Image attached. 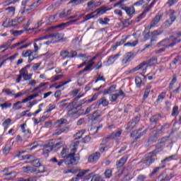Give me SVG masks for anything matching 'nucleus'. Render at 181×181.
Segmentation results:
<instances>
[{
	"mask_svg": "<svg viewBox=\"0 0 181 181\" xmlns=\"http://www.w3.org/2000/svg\"><path fill=\"white\" fill-rule=\"evenodd\" d=\"M181 33H178L169 38L164 39L157 44V47H173L175 45L180 42Z\"/></svg>",
	"mask_w": 181,
	"mask_h": 181,
	"instance_id": "f257e3e1",
	"label": "nucleus"
},
{
	"mask_svg": "<svg viewBox=\"0 0 181 181\" xmlns=\"http://www.w3.org/2000/svg\"><path fill=\"white\" fill-rule=\"evenodd\" d=\"M76 152H77V148L71 149V153L68 154L66 158L57 161L58 166H62V164L65 163L66 166H70V165H77L78 160H80V156H76Z\"/></svg>",
	"mask_w": 181,
	"mask_h": 181,
	"instance_id": "f03ea898",
	"label": "nucleus"
},
{
	"mask_svg": "<svg viewBox=\"0 0 181 181\" xmlns=\"http://www.w3.org/2000/svg\"><path fill=\"white\" fill-rule=\"evenodd\" d=\"M29 67H30V65H26L20 70V74L17 75V78H16V83H21V81H22V78H23V81L32 80V74H29V71H28Z\"/></svg>",
	"mask_w": 181,
	"mask_h": 181,
	"instance_id": "7ed1b4c3",
	"label": "nucleus"
},
{
	"mask_svg": "<svg viewBox=\"0 0 181 181\" xmlns=\"http://www.w3.org/2000/svg\"><path fill=\"white\" fill-rule=\"evenodd\" d=\"M158 152H159V150L156 148L154 151L148 153L144 158H142L141 163L147 168H149V166L152 165L153 162H155Z\"/></svg>",
	"mask_w": 181,
	"mask_h": 181,
	"instance_id": "20e7f679",
	"label": "nucleus"
},
{
	"mask_svg": "<svg viewBox=\"0 0 181 181\" xmlns=\"http://www.w3.org/2000/svg\"><path fill=\"white\" fill-rule=\"evenodd\" d=\"M64 37V34L57 33H52L49 35H46L42 37H38L35 39V42H39V40H47L51 39L54 43H57V42H60Z\"/></svg>",
	"mask_w": 181,
	"mask_h": 181,
	"instance_id": "39448f33",
	"label": "nucleus"
},
{
	"mask_svg": "<svg viewBox=\"0 0 181 181\" xmlns=\"http://www.w3.org/2000/svg\"><path fill=\"white\" fill-rule=\"evenodd\" d=\"M156 63H158V59L153 57L148 61L144 62L134 69H132L130 73H135V71H138V70L142 69L144 71H146V68L148 66H153V64H156Z\"/></svg>",
	"mask_w": 181,
	"mask_h": 181,
	"instance_id": "423d86ee",
	"label": "nucleus"
},
{
	"mask_svg": "<svg viewBox=\"0 0 181 181\" xmlns=\"http://www.w3.org/2000/svg\"><path fill=\"white\" fill-rule=\"evenodd\" d=\"M163 33V31L160 30H156L151 33H149V36L151 37L150 44L145 45L144 49L143 50H146V49H149L150 47H152L153 46V42L158 41V36L160 35H162Z\"/></svg>",
	"mask_w": 181,
	"mask_h": 181,
	"instance_id": "0eeeda50",
	"label": "nucleus"
},
{
	"mask_svg": "<svg viewBox=\"0 0 181 181\" xmlns=\"http://www.w3.org/2000/svg\"><path fill=\"white\" fill-rule=\"evenodd\" d=\"M151 129H152V128L148 127L141 132V131H142V129L140 128L138 130H134L133 132H132L130 136L132 138H135V141H138V139H141V136H144V135H146L148 131Z\"/></svg>",
	"mask_w": 181,
	"mask_h": 181,
	"instance_id": "6e6552de",
	"label": "nucleus"
},
{
	"mask_svg": "<svg viewBox=\"0 0 181 181\" xmlns=\"http://www.w3.org/2000/svg\"><path fill=\"white\" fill-rule=\"evenodd\" d=\"M27 39L19 41L18 42L11 46V49H17V50H22L23 49H26L30 46V43L25 44L27 42Z\"/></svg>",
	"mask_w": 181,
	"mask_h": 181,
	"instance_id": "1a4fd4ad",
	"label": "nucleus"
},
{
	"mask_svg": "<svg viewBox=\"0 0 181 181\" xmlns=\"http://www.w3.org/2000/svg\"><path fill=\"white\" fill-rule=\"evenodd\" d=\"M163 129H165V126L161 127L160 129L153 130L152 132V135L150 137V141L151 142H156V139L162 135Z\"/></svg>",
	"mask_w": 181,
	"mask_h": 181,
	"instance_id": "9d476101",
	"label": "nucleus"
},
{
	"mask_svg": "<svg viewBox=\"0 0 181 181\" xmlns=\"http://www.w3.org/2000/svg\"><path fill=\"white\" fill-rule=\"evenodd\" d=\"M139 119H141V115H137L133 120L130 121L126 127L127 131H132V129H134V128L136 127V124L139 122Z\"/></svg>",
	"mask_w": 181,
	"mask_h": 181,
	"instance_id": "9b49d317",
	"label": "nucleus"
},
{
	"mask_svg": "<svg viewBox=\"0 0 181 181\" xmlns=\"http://www.w3.org/2000/svg\"><path fill=\"white\" fill-rule=\"evenodd\" d=\"M160 19H162V15L157 14L155 18L151 21L148 29H153V28L158 27V25H159V22H160Z\"/></svg>",
	"mask_w": 181,
	"mask_h": 181,
	"instance_id": "f8f14e48",
	"label": "nucleus"
},
{
	"mask_svg": "<svg viewBox=\"0 0 181 181\" xmlns=\"http://www.w3.org/2000/svg\"><path fill=\"white\" fill-rule=\"evenodd\" d=\"M22 170H23V172H24V173L30 174L35 172H37V173H45V168H43L42 170H37L35 167L28 166V167H23Z\"/></svg>",
	"mask_w": 181,
	"mask_h": 181,
	"instance_id": "ddd939ff",
	"label": "nucleus"
},
{
	"mask_svg": "<svg viewBox=\"0 0 181 181\" xmlns=\"http://www.w3.org/2000/svg\"><path fill=\"white\" fill-rule=\"evenodd\" d=\"M100 156L101 154L98 152L93 153L88 157V162H90V163H97Z\"/></svg>",
	"mask_w": 181,
	"mask_h": 181,
	"instance_id": "4468645a",
	"label": "nucleus"
},
{
	"mask_svg": "<svg viewBox=\"0 0 181 181\" xmlns=\"http://www.w3.org/2000/svg\"><path fill=\"white\" fill-rule=\"evenodd\" d=\"M18 25L19 24L18 23L17 18L10 21L8 24H6V21H4L2 23V26L4 28H16Z\"/></svg>",
	"mask_w": 181,
	"mask_h": 181,
	"instance_id": "2eb2a0df",
	"label": "nucleus"
},
{
	"mask_svg": "<svg viewBox=\"0 0 181 181\" xmlns=\"http://www.w3.org/2000/svg\"><path fill=\"white\" fill-rule=\"evenodd\" d=\"M100 104H102L103 107H107V105H108V100H107L105 98H102L98 103L92 105V107H93V108H100Z\"/></svg>",
	"mask_w": 181,
	"mask_h": 181,
	"instance_id": "dca6fc26",
	"label": "nucleus"
},
{
	"mask_svg": "<svg viewBox=\"0 0 181 181\" xmlns=\"http://www.w3.org/2000/svg\"><path fill=\"white\" fill-rule=\"evenodd\" d=\"M4 176L5 177L6 180H12L16 177V172L11 171L10 173H4Z\"/></svg>",
	"mask_w": 181,
	"mask_h": 181,
	"instance_id": "f3484780",
	"label": "nucleus"
},
{
	"mask_svg": "<svg viewBox=\"0 0 181 181\" xmlns=\"http://www.w3.org/2000/svg\"><path fill=\"white\" fill-rule=\"evenodd\" d=\"M160 118V115H154L150 117V122L152 124V125H156V124H158V121H159Z\"/></svg>",
	"mask_w": 181,
	"mask_h": 181,
	"instance_id": "a211bd4d",
	"label": "nucleus"
},
{
	"mask_svg": "<svg viewBox=\"0 0 181 181\" xmlns=\"http://www.w3.org/2000/svg\"><path fill=\"white\" fill-rule=\"evenodd\" d=\"M35 59H37V52H36V51L30 49V57L28 60V63H32V62H33Z\"/></svg>",
	"mask_w": 181,
	"mask_h": 181,
	"instance_id": "6ab92c4d",
	"label": "nucleus"
},
{
	"mask_svg": "<svg viewBox=\"0 0 181 181\" xmlns=\"http://www.w3.org/2000/svg\"><path fill=\"white\" fill-rule=\"evenodd\" d=\"M127 160H128V156H124L122 158H120L119 160L117 162V168H122L123 165H125Z\"/></svg>",
	"mask_w": 181,
	"mask_h": 181,
	"instance_id": "aec40b11",
	"label": "nucleus"
},
{
	"mask_svg": "<svg viewBox=\"0 0 181 181\" xmlns=\"http://www.w3.org/2000/svg\"><path fill=\"white\" fill-rule=\"evenodd\" d=\"M93 13H95V11L83 17V22H87V21H89V19H97V18H98V15L93 16Z\"/></svg>",
	"mask_w": 181,
	"mask_h": 181,
	"instance_id": "412c9836",
	"label": "nucleus"
},
{
	"mask_svg": "<svg viewBox=\"0 0 181 181\" xmlns=\"http://www.w3.org/2000/svg\"><path fill=\"white\" fill-rule=\"evenodd\" d=\"M53 151V147L50 145H45L44 148L42 149L43 155H49V152Z\"/></svg>",
	"mask_w": 181,
	"mask_h": 181,
	"instance_id": "4be33fe9",
	"label": "nucleus"
},
{
	"mask_svg": "<svg viewBox=\"0 0 181 181\" xmlns=\"http://www.w3.org/2000/svg\"><path fill=\"white\" fill-rule=\"evenodd\" d=\"M64 26H66V24H59L54 26L49 27L47 30H54V29H59V30H63L64 29Z\"/></svg>",
	"mask_w": 181,
	"mask_h": 181,
	"instance_id": "5701e85b",
	"label": "nucleus"
},
{
	"mask_svg": "<svg viewBox=\"0 0 181 181\" xmlns=\"http://www.w3.org/2000/svg\"><path fill=\"white\" fill-rule=\"evenodd\" d=\"M174 159H176V154L172 155L170 156H168L163 160H161V164L165 165L168 162H170L171 160H174Z\"/></svg>",
	"mask_w": 181,
	"mask_h": 181,
	"instance_id": "b1692460",
	"label": "nucleus"
},
{
	"mask_svg": "<svg viewBox=\"0 0 181 181\" xmlns=\"http://www.w3.org/2000/svg\"><path fill=\"white\" fill-rule=\"evenodd\" d=\"M132 59V53L128 52L122 59L123 64H127Z\"/></svg>",
	"mask_w": 181,
	"mask_h": 181,
	"instance_id": "393cba45",
	"label": "nucleus"
},
{
	"mask_svg": "<svg viewBox=\"0 0 181 181\" xmlns=\"http://www.w3.org/2000/svg\"><path fill=\"white\" fill-rule=\"evenodd\" d=\"M110 9L111 8H105V7H100L99 8H98L96 11H97V16L98 17L100 16V15H104V13H105V12H107V11H110Z\"/></svg>",
	"mask_w": 181,
	"mask_h": 181,
	"instance_id": "a878e982",
	"label": "nucleus"
},
{
	"mask_svg": "<svg viewBox=\"0 0 181 181\" xmlns=\"http://www.w3.org/2000/svg\"><path fill=\"white\" fill-rule=\"evenodd\" d=\"M150 9H151V7H149V6L146 7L144 11L138 16L139 21L144 19V18H145V16H146V12H149Z\"/></svg>",
	"mask_w": 181,
	"mask_h": 181,
	"instance_id": "bb28decb",
	"label": "nucleus"
},
{
	"mask_svg": "<svg viewBox=\"0 0 181 181\" xmlns=\"http://www.w3.org/2000/svg\"><path fill=\"white\" fill-rule=\"evenodd\" d=\"M39 2H40V0H38L36 3H34L33 4H31L28 8H26L24 7V11L22 12V13H25V11L26 12H29L30 11H33V8L36 7L38 6L37 4H39Z\"/></svg>",
	"mask_w": 181,
	"mask_h": 181,
	"instance_id": "cd10ccee",
	"label": "nucleus"
},
{
	"mask_svg": "<svg viewBox=\"0 0 181 181\" xmlns=\"http://www.w3.org/2000/svg\"><path fill=\"white\" fill-rule=\"evenodd\" d=\"M6 12L9 16H13L15 15V7L10 6L6 8Z\"/></svg>",
	"mask_w": 181,
	"mask_h": 181,
	"instance_id": "c85d7f7f",
	"label": "nucleus"
},
{
	"mask_svg": "<svg viewBox=\"0 0 181 181\" xmlns=\"http://www.w3.org/2000/svg\"><path fill=\"white\" fill-rule=\"evenodd\" d=\"M47 84V83H40V85L38 86L33 88V90L31 91V93H36V91H38V93H42V90H40V88H42V87H45V86H46Z\"/></svg>",
	"mask_w": 181,
	"mask_h": 181,
	"instance_id": "c756f323",
	"label": "nucleus"
},
{
	"mask_svg": "<svg viewBox=\"0 0 181 181\" xmlns=\"http://www.w3.org/2000/svg\"><path fill=\"white\" fill-rule=\"evenodd\" d=\"M121 134H122V130H119L116 132L112 133L110 136L111 139H115V138H119L121 136Z\"/></svg>",
	"mask_w": 181,
	"mask_h": 181,
	"instance_id": "7c9ffc66",
	"label": "nucleus"
},
{
	"mask_svg": "<svg viewBox=\"0 0 181 181\" xmlns=\"http://www.w3.org/2000/svg\"><path fill=\"white\" fill-rule=\"evenodd\" d=\"M101 117V112L100 110L95 111L92 115V118L93 121H97L98 118Z\"/></svg>",
	"mask_w": 181,
	"mask_h": 181,
	"instance_id": "2f4dec72",
	"label": "nucleus"
},
{
	"mask_svg": "<svg viewBox=\"0 0 181 181\" xmlns=\"http://www.w3.org/2000/svg\"><path fill=\"white\" fill-rule=\"evenodd\" d=\"M78 21H80V18H76L75 20L69 21L67 23H61V25H65L64 26V29H65V28H67V26H70V25H74L75 22H78Z\"/></svg>",
	"mask_w": 181,
	"mask_h": 181,
	"instance_id": "473e14b6",
	"label": "nucleus"
},
{
	"mask_svg": "<svg viewBox=\"0 0 181 181\" xmlns=\"http://www.w3.org/2000/svg\"><path fill=\"white\" fill-rule=\"evenodd\" d=\"M69 54H70V52H69V51H66V50H63V51H61L60 52V56L63 59H70Z\"/></svg>",
	"mask_w": 181,
	"mask_h": 181,
	"instance_id": "72a5a7b5",
	"label": "nucleus"
},
{
	"mask_svg": "<svg viewBox=\"0 0 181 181\" xmlns=\"http://www.w3.org/2000/svg\"><path fill=\"white\" fill-rule=\"evenodd\" d=\"M126 13L129 16L134 15V13H135V8H134V6L127 7Z\"/></svg>",
	"mask_w": 181,
	"mask_h": 181,
	"instance_id": "f704fd0d",
	"label": "nucleus"
},
{
	"mask_svg": "<svg viewBox=\"0 0 181 181\" xmlns=\"http://www.w3.org/2000/svg\"><path fill=\"white\" fill-rule=\"evenodd\" d=\"M87 66L83 69V71H88L90 70H91V68L93 67V66H94V62H92L91 61H88L86 63Z\"/></svg>",
	"mask_w": 181,
	"mask_h": 181,
	"instance_id": "c9c22d12",
	"label": "nucleus"
},
{
	"mask_svg": "<svg viewBox=\"0 0 181 181\" xmlns=\"http://www.w3.org/2000/svg\"><path fill=\"white\" fill-rule=\"evenodd\" d=\"M138 45V40L130 41L124 44V46H127L128 47H135Z\"/></svg>",
	"mask_w": 181,
	"mask_h": 181,
	"instance_id": "e433bc0d",
	"label": "nucleus"
},
{
	"mask_svg": "<svg viewBox=\"0 0 181 181\" xmlns=\"http://www.w3.org/2000/svg\"><path fill=\"white\" fill-rule=\"evenodd\" d=\"M172 117H177L179 115V107L174 106L171 113Z\"/></svg>",
	"mask_w": 181,
	"mask_h": 181,
	"instance_id": "4c0bfd02",
	"label": "nucleus"
},
{
	"mask_svg": "<svg viewBox=\"0 0 181 181\" xmlns=\"http://www.w3.org/2000/svg\"><path fill=\"white\" fill-rule=\"evenodd\" d=\"M83 95H84V94L78 95V96H76L74 98V101L69 104L68 107H70L71 105H73V106L76 105V104H77V102L78 101V100H80V98H81V97H83Z\"/></svg>",
	"mask_w": 181,
	"mask_h": 181,
	"instance_id": "58836bf2",
	"label": "nucleus"
},
{
	"mask_svg": "<svg viewBox=\"0 0 181 181\" xmlns=\"http://www.w3.org/2000/svg\"><path fill=\"white\" fill-rule=\"evenodd\" d=\"M2 93H5L6 95H15V90H11L9 88L3 89Z\"/></svg>",
	"mask_w": 181,
	"mask_h": 181,
	"instance_id": "ea45409f",
	"label": "nucleus"
},
{
	"mask_svg": "<svg viewBox=\"0 0 181 181\" xmlns=\"http://www.w3.org/2000/svg\"><path fill=\"white\" fill-rule=\"evenodd\" d=\"M169 16H170V21L172 22H175L176 21V16H175V11L173 10H170L168 11Z\"/></svg>",
	"mask_w": 181,
	"mask_h": 181,
	"instance_id": "a19ab883",
	"label": "nucleus"
},
{
	"mask_svg": "<svg viewBox=\"0 0 181 181\" xmlns=\"http://www.w3.org/2000/svg\"><path fill=\"white\" fill-rule=\"evenodd\" d=\"M69 15H71V9H69L59 14V18H66V16H69Z\"/></svg>",
	"mask_w": 181,
	"mask_h": 181,
	"instance_id": "79ce46f5",
	"label": "nucleus"
},
{
	"mask_svg": "<svg viewBox=\"0 0 181 181\" xmlns=\"http://www.w3.org/2000/svg\"><path fill=\"white\" fill-rule=\"evenodd\" d=\"M85 132H86V131H84V130H81V131L78 132L74 136L75 139H80L81 138H82L83 135H84Z\"/></svg>",
	"mask_w": 181,
	"mask_h": 181,
	"instance_id": "37998d69",
	"label": "nucleus"
},
{
	"mask_svg": "<svg viewBox=\"0 0 181 181\" xmlns=\"http://www.w3.org/2000/svg\"><path fill=\"white\" fill-rule=\"evenodd\" d=\"M22 101H18L13 105V110H21L22 108Z\"/></svg>",
	"mask_w": 181,
	"mask_h": 181,
	"instance_id": "c03bdc74",
	"label": "nucleus"
},
{
	"mask_svg": "<svg viewBox=\"0 0 181 181\" xmlns=\"http://www.w3.org/2000/svg\"><path fill=\"white\" fill-rule=\"evenodd\" d=\"M165 168H166V165H163L160 167H156V168L153 169V170L151 173V175H156V173H158V172H159V170H160V169H165Z\"/></svg>",
	"mask_w": 181,
	"mask_h": 181,
	"instance_id": "a18cd8bd",
	"label": "nucleus"
},
{
	"mask_svg": "<svg viewBox=\"0 0 181 181\" xmlns=\"http://www.w3.org/2000/svg\"><path fill=\"white\" fill-rule=\"evenodd\" d=\"M11 122H12V119H6L3 123L2 125L4 127L5 129H8V127L11 124Z\"/></svg>",
	"mask_w": 181,
	"mask_h": 181,
	"instance_id": "49530a36",
	"label": "nucleus"
},
{
	"mask_svg": "<svg viewBox=\"0 0 181 181\" xmlns=\"http://www.w3.org/2000/svg\"><path fill=\"white\" fill-rule=\"evenodd\" d=\"M151 85H149L146 87L145 92H144V99L148 98V97L149 96V93H151Z\"/></svg>",
	"mask_w": 181,
	"mask_h": 181,
	"instance_id": "de8ad7c7",
	"label": "nucleus"
},
{
	"mask_svg": "<svg viewBox=\"0 0 181 181\" xmlns=\"http://www.w3.org/2000/svg\"><path fill=\"white\" fill-rule=\"evenodd\" d=\"M77 106L76 107H73L70 110H69L68 114L69 115H74V114H80V111H77Z\"/></svg>",
	"mask_w": 181,
	"mask_h": 181,
	"instance_id": "09e8293b",
	"label": "nucleus"
},
{
	"mask_svg": "<svg viewBox=\"0 0 181 181\" xmlns=\"http://www.w3.org/2000/svg\"><path fill=\"white\" fill-rule=\"evenodd\" d=\"M105 176L106 179H110L111 176H112V170L111 169H107L105 171Z\"/></svg>",
	"mask_w": 181,
	"mask_h": 181,
	"instance_id": "8fccbe9b",
	"label": "nucleus"
},
{
	"mask_svg": "<svg viewBox=\"0 0 181 181\" xmlns=\"http://www.w3.org/2000/svg\"><path fill=\"white\" fill-rule=\"evenodd\" d=\"M37 177L34 176V177H30L27 179L20 178L18 181H37Z\"/></svg>",
	"mask_w": 181,
	"mask_h": 181,
	"instance_id": "3c124183",
	"label": "nucleus"
},
{
	"mask_svg": "<svg viewBox=\"0 0 181 181\" xmlns=\"http://www.w3.org/2000/svg\"><path fill=\"white\" fill-rule=\"evenodd\" d=\"M88 0H71V4H74V5H80V4H84V2H87Z\"/></svg>",
	"mask_w": 181,
	"mask_h": 181,
	"instance_id": "603ef678",
	"label": "nucleus"
},
{
	"mask_svg": "<svg viewBox=\"0 0 181 181\" xmlns=\"http://www.w3.org/2000/svg\"><path fill=\"white\" fill-rule=\"evenodd\" d=\"M110 139H112L110 136L107 137H104L102 140V143L100 145H102V146H105V145H107V144H108V142L110 141Z\"/></svg>",
	"mask_w": 181,
	"mask_h": 181,
	"instance_id": "864d4df0",
	"label": "nucleus"
},
{
	"mask_svg": "<svg viewBox=\"0 0 181 181\" xmlns=\"http://www.w3.org/2000/svg\"><path fill=\"white\" fill-rule=\"evenodd\" d=\"M169 138H170V135L161 138V139L159 140L158 144H166V142L169 141Z\"/></svg>",
	"mask_w": 181,
	"mask_h": 181,
	"instance_id": "5fc2aeb1",
	"label": "nucleus"
},
{
	"mask_svg": "<svg viewBox=\"0 0 181 181\" xmlns=\"http://www.w3.org/2000/svg\"><path fill=\"white\" fill-rule=\"evenodd\" d=\"M90 181H105L101 178V176L99 175H95L92 177V179Z\"/></svg>",
	"mask_w": 181,
	"mask_h": 181,
	"instance_id": "6e6d98bb",
	"label": "nucleus"
},
{
	"mask_svg": "<svg viewBox=\"0 0 181 181\" xmlns=\"http://www.w3.org/2000/svg\"><path fill=\"white\" fill-rule=\"evenodd\" d=\"M124 170L125 169H124V168L122 167L118 168V171L116 172V176L119 177L121 175L124 174Z\"/></svg>",
	"mask_w": 181,
	"mask_h": 181,
	"instance_id": "4d7b16f0",
	"label": "nucleus"
},
{
	"mask_svg": "<svg viewBox=\"0 0 181 181\" xmlns=\"http://www.w3.org/2000/svg\"><path fill=\"white\" fill-rule=\"evenodd\" d=\"M11 33L14 36H19L23 33V30H11Z\"/></svg>",
	"mask_w": 181,
	"mask_h": 181,
	"instance_id": "13d9d810",
	"label": "nucleus"
},
{
	"mask_svg": "<svg viewBox=\"0 0 181 181\" xmlns=\"http://www.w3.org/2000/svg\"><path fill=\"white\" fill-rule=\"evenodd\" d=\"M30 49H27V50H24L23 51L21 56L22 57H30Z\"/></svg>",
	"mask_w": 181,
	"mask_h": 181,
	"instance_id": "bf43d9fd",
	"label": "nucleus"
},
{
	"mask_svg": "<svg viewBox=\"0 0 181 181\" xmlns=\"http://www.w3.org/2000/svg\"><path fill=\"white\" fill-rule=\"evenodd\" d=\"M108 22H110V18H105L104 19L100 18L99 20V23H100V25H107Z\"/></svg>",
	"mask_w": 181,
	"mask_h": 181,
	"instance_id": "052dcab7",
	"label": "nucleus"
},
{
	"mask_svg": "<svg viewBox=\"0 0 181 181\" xmlns=\"http://www.w3.org/2000/svg\"><path fill=\"white\" fill-rule=\"evenodd\" d=\"M135 83L137 88H139V87H141V84H142V79L139 77H136Z\"/></svg>",
	"mask_w": 181,
	"mask_h": 181,
	"instance_id": "680f3d73",
	"label": "nucleus"
},
{
	"mask_svg": "<svg viewBox=\"0 0 181 181\" xmlns=\"http://www.w3.org/2000/svg\"><path fill=\"white\" fill-rule=\"evenodd\" d=\"M88 172H90V170H83L81 172H79L77 174L76 177H78V179L79 177H83V176H84V175H86V173H87Z\"/></svg>",
	"mask_w": 181,
	"mask_h": 181,
	"instance_id": "e2e57ef3",
	"label": "nucleus"
},
{
	"mask_svg": "<svg viewBox=\"0 0 181 181\" xmlns=\"http://www.w3.org/2000/svg\"><path fill=\"white\" fill-rule=\"evenodd\" d=\"M0 107L2 108V110L5 108H11V107H12V103H5L3 104H0Z\"/></svg>",
	"mask_w": 181,
	"mask_h": 181,
	"instance_id": "0e129e2a",
	"label": "nucleus"
},
{
	"mask_svg": "<svg viewBox=\"0 0 181 181\" xmlns=\"http://www.w3.org/2000/svg\"><path fill=\"white\" fill-rule=\"evenodd\" d=\"M166 97V93L162 92L158 97L157 101H163V99Z\"/></svg>",
	"mask_w": 181,
	"mask_h": 181,
	"instance_id": "69168bd1",
	"label": "nucleus"
},
{
	"mask_svg": "<svg viewBox=\"0 0 181 181\" xmlns=\"http://www.w3.org/2000/svg\"><path fill=\"white\" fill-rule=\"evenodd\" d=\"M3 152L4 155H8L9 152H11V146L9 145H6L4 147V149L3 150Z\"/></svg>",
	"mask_w": 181,
	"mask_h": 181,
	"instance_id": "338daca9",
	"label": "nucleus"
},
{
	"mask_svg": "<svg viewBox=\"0 0 181 181\" xmlns=\"http://www.w3.org/2000/svg\"><path fill=\"white\" fill-rule=\"evenodd\" d=\"M172 23H173V21H172L171 20H166L165 22L164 23V28H169V26H170L172 25Z\"/></svg>",
	"mask_w": 181,
	"mask_h": 181,
	"instance_id": "774afa93",
	"label": "nucleus"
}]
</instances>
